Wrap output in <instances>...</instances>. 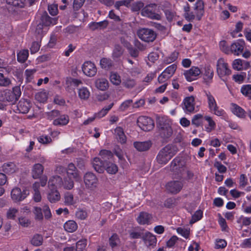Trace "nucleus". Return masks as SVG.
<instances>
[{
  "instance_id": "9b49d317",
  "label": "nucleus",
  "mask_w": 251,
  "mask_h": 251,
  "mask_svg": "<svg viewBox=\"0 0 251 251\" xmlns=\"http://www.w3.org/2000/svg\"><path fill=\"white\" fill-rule=\"evenodd\" d=\"M156 5L155 4H151L144 7L141 11L142 16L152 19L160 20L161 16L159 14L155 13Z\"/></svg>"
},
{
  "instance_id": "680f3d73",
  "label": "nucleus",
  "mask_w": 251,
  "mask_h": 251,
  "mask_svg": "<svg viewBox=\"0 0 251 251\" xmlns=\"http://www.w3.org/2000/svg\"><path fill=\"white\" fill-rule=\"evenodd\" d=\"M246 76V74L245 73H241L240 74H238L236 75H234L232 76L233 79L236 82L238 83H242L244 82V80Z\"/></svg>"
},
{
  "instance_id": "338daca9",
  "label": "nucleus",
  "mask_w": 251,
  "mask_h": 251,
  "mask_svg": "<svg viewBox=\"0 0 251 251\" xmlns=\"http://www.w3.org/2000/svg\"><path fill=\"white\" fill-rule=\"evenodd\" d=\"M86 240L82 239L78 241L76 244V251H82L86 246Z\"/></svg>"
},
{
  "instance_id": "e2e57ef3",
  "label": "nucleus",
  "mask_w": 251,
  "mask_h": 251,
  "mask_svg": "<svg viewBox=\"0 0 251 251\" xmlns=\"http://www.w3.org/2000/svg\"><path fill=\"white\" fill-rule=\"evenodd\" d=\"M100 65L102 68L108 69L112 66V62L109 59L103 58L100 61Z\"/></svg>"
},
{
  "instance_id": "5fc2aeb1",
  "label": "nucleus",
  "mask_w": 251,
  "mask_h": 251,
  "mask_svg": "<svg viewBox=\"0 0 251 251\" xmlns=\"http://www.w3.org/2000/svg\"><path fill=\"white\" fill-rule=\"evenodd\" d=\"M203 118L202 114H197L194 116L192 120V123L196 126H199L202 124Z\"/></svg>"
},
{
  "instance_id": "e433bc0d",
  "label": "nucleus",
  "mask_w": 251,
  "mask_h": 251,
  "mask_svg": "<svg viewBox=\"0 0 251 251\" xmlns=\"http://www.w3.org/2000/svg\"><path fill=\"white\" fill-rule=\"evenodd\" d=\"M64 228L68 232H73L77 229V225L74 221L69 220L64 224Z\"/></svg>"
},
{
  "instance_id": "1a4fd4ad",
  "label": "nucleus",
  "mask_w": 251,
  "mask_h": 251,
  "mask_svg": "<svg viewBox=\"0 0 251 251\" xmlns=\"http://www.w3.org/2000/svg\"><path fill=\"white\" fill-rule=\"evenodd\" d=\"M139 38L146 42H153L156 38V34L152 29L149 28H141L137 31Z\"/></svg>"
},
{
  "instance_id": "39448f33",
  "label": "nucleus",
  "mask_w": 251,
  "mask_h": 251,
  "mask_svg": "<svg viewBox=\"0 0 251 251\" xmlns=\"http://www.w3.org/2000/svg\"><path fill=\"white\" fill-rule=\"evenodd\" d=\"M83 181L86 189L89 192L94 191L98 187V179L95 174L91 172L86 173L83 176Z\"/></svg>"
},
{
  "instance_id": "20e7f679",
  "label": "nucleus",
  "mask_w": 251,
  "mask_h": 251,
  "mask_svg": "<svg viewBox=\"0 0 251 251\" xmlns=\"http://www.w3.org/2000/svg\"><path fill=\"white\" fill-rule=\"evenodd\" d=\"M44 170V166L40 164H35L31 170V175L34 179L40 178V181L39 182L42 187H44L46 185L48 177L44 175L42 176Z\"/></svg>"
},
{
  "instance_id": "69168bd1",
  "label": "nucleus",
  "mask_w": 251,
  "mask_h": 251,
  "mask_svg": "<svg viewBox=\"0 0 251 251\" xmlns=\"http://www.w3.org/2000/svg\"><path fill=\"white\" fill-rule=\"evenodd\" d=\"M18 211V209L15 208H10L6 213L7 218L10 219H14L17 215Z\"/></svg>"
},
{
  "instance_id": "2eb2a0df",
  "label": "nucleus",
  "mask_w": 251,
  "mask_h": 251,
  "mask_svg": "<svg viewBox=\"0 0 251 251\" xmlns=\"http://www.w3.org/2000/svg\"><path fill=\"white\" fill-rule=\"evenodd\" d=\"M217 73L220 77H222L230 74V70L228 68L227 64L223 58H220L217 64Z\"/></svg>"
},
{
  "instance_id": "a211bd4d",
  "label": "nucleus",
  "mask_w": 251,
  "mask_h": 251,
  "mask_svg": "<svg viewBox=\"0 0 251 251\" xmlns=\"http://www.w3.org/2000/svg\"><path fill=\"white\" fill-rule=\"evenodd\" d=\"M196 19L201 20L204 14V2L202 0H197L194 6Z\"/></svg>"
},
{
  "instance_id": "4be33fe9",
  "label": "nucleus",
  "mask_w": 251,
  "mask_h": 251,
  "mask_svg": "<svg viewBox=\"0 0 251 251\" xmlns=\"http://www.w3.org/2000/svg\"><path fill=\"white\" fill-rule=\"evenodd\" d=\"M250 66L249 62L243 60L241 59H235L232 63L233 68L237 71L247 70Z\"/></svg>"
},
{
  "instance_id": "bf43d9fd",
  "label": "nucleus",
  "mask_w": 251,
  "mask_h": 251,
  "mask_svg": "<svg viewBox=\"0 0 251 251\" xmlns=\"http://www.w3.org/2000/svg\"><path fill=\"white\" fill-rule=\"evenodd\" d=\"M123 53V50L122 48L118 45H115L113 52V57L114 59L120 57Z\"/></svg>"
},
{
  "instance_id": "3c124183",
  "label": "nucleus",
  "mask_w": 251,
  "mask_h": 251,
  "mask_svg": "<svg viewBox=\"0 0 251 251\" xmlns=\"http://www.w3.org/2000/svg\"><path fill=\"white\" fill-rule=\"evenodd\" d=\"M113 104V103H111L107 107L103 108L100 112L97 113H95L94 115L96 116V118H100L104 117L106 115L108 111L112 107Z\"/></svg>"
},
{
  "instance_id": "5701e85b",
  "label": "nucleus",
  "mask_w": 251,
  "mask_h": 251,
  "mask_svg": "<svg viewBox=\"0 0 251 251\" xmlns=\"http://www.w3.org/2000/svg\"><path fill=\"white\" fill-rule=\"evenodd\" d=\"M152 216L151 214L145 212H141L137 218L138 223L140 225H149L151 223Z\"/></svg>"
},
{
  "instance_id": "c85d7f7f",
  "label": "nucleus",
  "mask_w": 251,
  "mask_h": 251,
  "mask_svg": "<svg viewBox=\"0 0 251 251\" xmlns=\"http://www.w3.org/2000/svg\"><path fill=\"white\" fill-rule=\"evenodd\" d=\"M41 186L38 181L35 182L32 185L33 199L35 202H39L41 200V195L39 191Z\"/></svg>"
},
{
  "instance_id": "6e6d98bb",
  "label": "nucleus",
  "mask_w": 251,
  "mask_h": 251,
  "mask_svg": "<svg viewBox=\"0 0 251 251\" xmlns=\"http://www.w3.org/2000/svg\"><path fill=\"white\" fill-rule=\"evenodd\" d=\"M105 170L110 174H115L118 172V169L116 164L109 163L106 165Z\"/></svg>"
},
{
  "instance_id": "c756f323",
  "label": "nucleus",
  "mask_w": 251,
  "mask_h": 251,
  "mask_svg": "<svg viewBox=\"0 0 251 251\" xmlns=\"http://www.w3.org/2000/svg\"><path fill=\"white\" fill-rule=\"evenodd\" d=\"M30 106V103L29 101L25 100H21L18 103L17 108L19 112L26 113L28 112Z\"/></svg>"
},
{
  "instance_id": "864d4df0",
  "label": "nucleus",
  "mask_w": 251,
  "mask_h": 251,
  "mask_svg": "<svg viewBox=\"0 0 251 251\" xmlns=\"http://www.w3.org/2000/svg\"><path fill=\"white\" fill-rule=\"evenodd\" d=\"M36 100L40 102H45L48 99V94L45 91H41L35 95Z\"/></svg>"
},
{
  "instance_id": "f257e3e1",
  "label": "nucleus",
  "mask_w": 251,
  "mask_h": 251,
  "mask_svg": "<svg viewBox=\"0 0 251 251\" xmlns=\"http://www.w3.org/2000/svg\"><path fill=\"white\" fill-rule=\"evenodd\" d=\"M171 169L180 179L189 180L193 176V173L187 169L184 161L179 158H176L172 161Z\"/></svg>"
},
{
  "instance_id": "b1692460",
  "label": "nucleus",
  "mask_w": 251,
  "mask_h": 251,
  "mask_svg": "<svg viewBox=\"0 0 251 251\" xmlns=\"http://www.w3.org/2000/svg\"><path fill=\"white\" fill-rule=\"evenodd\" d=\"M195 98L193 96L186 97L183 100L184 109L188 112H193L194 110Z\"/></svg>"
},
{
  "instance_id": "774afa93",
  "label": "nucleus",
  "mask_w": 251,
  "mask_h": 251,
  "mask_svg": "<svg viewBox=\"0 0 251 251\" xmlns=\"http://www.w3.org/2000/svg\"><path fill=\"white\" fill-rule=\"evenodd\" d=\"M123 84L127 88H132L135 84V80L130 78H125L123 79Z\"/></svg>"
},
{
  "instance_id": "bb28decb",
  "label": "nucleus",
  "mask_w": 251,
  "mask_h": 251,
  "mask_svg": "<svg viewBox=\"0 0 251 251\" xmlns=\"http://www.w3.org/2000/svg\"><path fill=\"white\" fill-rule=\"evenodd\" d=\"M48 194V199L51 203H55L60 200L61 196L59 191L55 189H49Z\"/></svg>"
},
{
  "instance_id": "4468645a",
  "label": "nucleus",
  "mask_w": 251,
  "mask_h": 251,
  "mask_svg": "<svg viewBox=\"0 0 251 251\" xmlns=\"http://www.w3.org/2000/svg\"><path fill=\"white\" fill-rule=\"evenodd\" d=\"M245 46V42L243 40H237L231 45L229 53L231 52L235 55L239 56L243 53Z\"/></svg>"
},
{
  "instance_id": "412c9836",
  "label": "nucleus",
  "mask_w": 251,
  "mask_h": 251,
  "mask_svg": "<svg viewBox=\"0 0 251 251\" xmlns=\"http://www.w3.org/2000/svg\"><path fill=\"white\" fill-rule=\"evenodd\" d=\"M183 184L181 181L173 180L168 183L167 189L171 193L176 194L182 188Z\"/></svg>"
},
{
  "instance_id": "c03bdc74",
  "label": "nucleus",
  "mask_w": 251,
  "mask_h": 251,
  "mask_svg": "<svg viewBox=\"0 0 251 251\" xmlns=\"http://www.w3.org/2000/svg\"><path fill=\"white\" fill-rule=\"evenodd\" d=\"M28 56V50H23L17 53V59L19 62H24Z\"/></svg>"
},
{
  "instance_id": "c9c22d12",
  "label": "nucleus",
  "mask_w": 251,
  "mask_h": 251,
  "mask_svg": "<svg viewBox=\"0 0 251 251\" xmlns=\"http://www.w3.org/2000/svg\"><path fill=\"white\" fill-rule=\"evenodd\" d=\"M204 70L203 77L206 83H209L213 78L214 72L210 66L205 67Z\"/></svg>"
},
{
  "instance_id": "f3484780",
  "label": "nucleus",
  "mask_w": 251,
  "mask_h": 251,
  "mask_svg": "<svg viewBox=\"0 0 251 251\" xmlns=\"http://www.w3.org/2000/svg\"><path fill=\"white\" fill-rule=\"evenodd\" d=\"M82 70L86 75L90 77L93 76L97 73L95 64L90 61L85 62L82 66Z\"/></svg>"
},
{
  "instance_id": "0e129e2a",
  "label": "nucleus",
  "mask_w": 251,
  "mask_h": 251,
  "mask_svg": "<svg viewBox=\"0 0 251 251\" xmlns=\"http://www.w3.org/2000/svg\"><path fill=\"white\" fill-rule=\"evenodd\" d=\"M13 95H14V98L11 99L12 101H17L20 98L21 95V89L19 86H16L13 88V92H12Z\"/></svg>"
},
{
  "instance_id": "79ce46f5",
  "label": "nucleus",
  "mask_w": 251,
  "mask_h": 251,
  "mask_svg": "<svg viewBox=\"0 0 251 251\" xmlns=\"http://www.w3.org/2000/svg\"><path fill=\"white\" fill-rule=\"evenodd\" d=\"M243 26V24L242 22H238L235 25V29L231 33V36L233 38L238 37H241L242 35L239 32L242 30Z\"/></svg>"
},
{
  "instance_id": "f03ea898",
  "label": "nucleus",
  "mask_w": 251,
  "mask_h": 251,
  "mask_svg": "<svg viewBox=\"0 0 251 251\" xmlns=\"http://www.w3.org/2000/svg\"><path fill=\"white\" fill-rule=\"evenodd\" d=\"M207 107L209 111L216 116L226 119L227 117L225 110L218 106L214 97L209 92L206 93Z\"/></svg>"
},
{
  "instance_id": "dca6fc26",
  "label": "nucleus",
  "mask_w": 251,
  "mask_h": 251,
  "mask_svg": "<svg viewBox=\"0 0 251 251\" xmlns=\"http://www.w3.org/2000/svg\"><path fill=\"white\" fill-rule=\"evenodd\" d=\"M144 104V101L143 100H140L138 101L133 103L131 100H126L124 101L120 106L119 110L122 111H125L130 109V107L137 108Z\"/></svg>"
},
{
  "instance_id": "a18cd8bd",
  "label": "nucleus",
  "mask_w": 251,
  "mask_h": 251,
  "mask_svg": "<svg viewBox=\"0 0 251 251\" xmlns=\"http://www.w3.org/2000/svg\"><path fill=\"white\" fill-rule=\"evenodd\" d=\"M178 53L177 52H173L169 55L164 58L163 62L166 64H170L176 60L178 57Z\"/></svg>"
},
{
  "instance_id": "ddd939ff",
  "label": "nucleus",
  "mask_w": 251,
  "mask_h": 251,
  "mask_svg": "<svg viewBox=\"0 0 251 251\" xmlns=\"http://www.w3.org/2000/svg\"><path fill=\"white\" fill-rule=\"evenodd\" d=\"M201 72L198 67L193 66L189 70L184 71L183 75L187 81L191 82L196 80Z\"/></svg>"
},
{
  "instance_id": "8fccbe9b",
  "label": "nucleus",
  "mask_w": 251,
  "mask_h": 251,
  "mask_svg": "<svg viewBox=\"0 0 251 251\" xmlns=\"http://www.w3.org/2000/svg\"><path fill=\"white\" fill-rule=\"evenodd\" d=\"M62 186H63L65 189H72L74 186V181L70 177H66L64 179L63 181H62Z\"/></svg>"
},
{
  "instance_id": "a878e982",
  "label": "nucleus",
  "mask_w": 251,
  "mask_h": 251,
  "mask_svg": "<svg viewBox=\"0 0 251 251\" xmlns=\"http://www.w3.org/2000/svg\"><path fill=\"white\" fill-rule=\"evenodd\" d=\"M230 110L233 114L239 118H244L246 117V111L235 103H232L230 104Z\"/></svg>"
},
{
  "instance_id": "13d9d810",
  "label": "nucleus",
  "mask_w": 251,
  "mask_h": 251,
  "mask_svg": "<svg viewBox=\"0 0 251 251\" xmlns=\"http://www.w3.org/2000/svg\"><path fill=\"white\" fill-rule=\"evenodd\" d=\"M203 212L201 210H197L192 217L190 221L191 224H193L200 220L202 217Z\"/></svg>"
},
{
  "instance_id": "f704fd0d",
  "label": "nucleus",
  "mask_w": 251,
  "mask_h": 251,
  "mask_svg": "<svg viewBox=\"0 0 251 251\" xmlns=\"http://www.w3.org/2000/svg\"><path fill=\"white\" fill-rule=\"evenodd\" d=\"M69 122V117L68 115H63L56 118L53 122L55 126H63L68 124Z\"/></svg>"
},
{
  "instance_id": "603ef678",
  "label": "nucleus",
  "mask_w": 251,
  "mask_h": 251,
  "mask_svg": "<svg viewBox=\"0 0 251 251\" xmlns=\"http://www.w3.org/2000/svg\"><path fill=\"white\" fill-rule=\"evenodd\" d=\"M30 242L33 246H39L41 245L43 243V238L39 234H35L31 239Z\"/></svg>"
},
{
  "instance_id": "49530a36",
  "label": "nucleus",
  "mask_w": 251,
  "mask_h": 251,
  "mask_svg": "<svg viewBox=\"0 0 251 251\" xmlns=\"http://www.w3.org/2000/svg\"><path fill=\"white\" fill-rule=\"evenodd\" d=\"M109 244L112 248L116 247L120 244V240L116 234H113L109 238Z\"/></svg>"
},
{
  "instance_id": "9d476101",
  "label": "nucleus",
  "mask_w": 251,
  "mask_h": 251,
  "mask_svg": "<svg viewBox=\"0 0 251 251\" xmlns=\"http://www.w3.org/2000/svg\"><path fill=\"white\" fill-rule=\"evenodd\" d=\"M177 66L173 64L166 68L165 70L158 76V81L159 83L166 82L175 73Z\"/></svg>"
},
{
  "instance_id": "a19ab883",
  "label": "nucleus",
  "mask_w": 251,
  "mask_h": 251,
  "mask_svg": "<svg viewBox=\"0 0 251 251\" xmlns=\"http://www.w3.org/2000/svg\"><path fill=\"white\" fill-rule=\"evenodd\" d=\"M16 169L15 164L12 162L4 164L2 166L3 171L7 174H12L16 171Z\"/></svg>"
},
{
  "instance_id": "6ab92c4d",
  "label": "nucleus",
  "mask_w": 251,
  "mask_h": 251,
  "mask_svg": "<svg viewBox=\"0 0 251 251\" xmlns=\"http://www.w3.org/2000/svg\"><path fill=\"white\" fill-rule=\"evenodd\" d=\"M66 172L68 177H73L76 181H81V177L79 172L73 163H70L68 165Z\"/></svg>"
},
{
  "instance_id": "4d7b16f0",
  "label": "nucleus",
  "mask_w": 251,
  "mask_h": 251,
  "mask_svg": "<svg viewBox=\"0 0 251 251\" xmlns=\"http://www.w3.org/2000/svg\"><path fill=\"white\" fill-rule=\"evenodd\" d=\"M122 43L125 47H126L127 48L130 54L132 56L136 57L138 56V50L136 49H133L132 48H131L129 43L128 42H124V41H122Z\"/></svg>"
},
{
  "instance_id": "aec40b11",
  "label": "nucleus",
  "mask_w": 251,
  "mask_h": 251,
  "mask_svg": "<svg viewBox=\"0 0 251 251\" xmlns=\"http://www.w3.org/2000/svg\"><path fill=\"white\" fill-rule=\"evenodd\" d=\"M142 239L147 247H154L157 242L156 236L150 232H146L142 236Z\"/></svg>"
},
{
  "instance_id": "de8ad7c7",
  "label": "nucleus",
  "mask_w": 251,
  "mask_h": 251,
  "mask_svg": "<svg viewBox=\"0 0 251 251\" xmlns=\"http://www.w3.org/2000/svg\"><path fill=\"white\" fill-rule=\"evenodd\" d=\"M6 3L15 7H24L25 4V0H6Z\"/></svg>"
},
{
  "instance_id": "ea45409f",
  "label": "nucleus",
  "mask_w": 251,
  "mask_h": 251,
  "mask_svg": "<svg viewBox=\"0 0 251 251\" xmlns=\"http://www.w3.org/2000/svg\"><path fill=\"white\" fill-rule=\"evenodd\" d=\"M78 95L81 100H85L89 98L90 92L87 87H82L78 89Z\"/></svg>"
},
{
  "instance_id": "37998d69",
  "label": "nucleus",
  "mask_w": 251,
  "mask_h": 251,
  "mask_svg": "<svg viewBox=\"0 0 251 251\" xmlns=\"http://www.w3.org/2000/svg\"><path fill=\"white\" fill-rule=\"evenodd\" d=\"M110 80L115 85H119L121 83V76L116 73L112 72L110 74Z\"/></svg>"
},
{
  "instance_id": "f8f14e48",
  "label": "nucleus",
  "mask_w": 251,
  "mask_h": 251,
  "mask_svg": "<svg viewBox=\"0 0 251 251\" xmlns=\"http://www.w3.org/2000/svg\"><path fill=\"white\" fill-rule=\"evenodd\" d=\"M137 124L141 129L144 131H150L154 127L153 120L146 116H140L137 119Z\"/></svg>"
},
{
  "instance_id": "4c0bfd02",
  "label": "nucleus",
  "mask_w": 251,
  "mask_h": 251,
  "mask_svg": "<svg viewBox=\"0 0 251 251\" xmlns=\"http://www.w3.org/2000/svg\"><path fill=\"white\" fill-rule=\"evenodd\" d=\"M115 135L117 139L121 143H125L126 142V136L121 127H117L116 128Z\"/></svg>"
},
{
  "instance_id": "473e14b6",
  "label": "nucleus",
  "mask_w": 251,
  "mask_h": 251,
  "mask_svg": "<svg viewBox=\"0 0 251 251\" xmlns=\"http://www.w3.org/2000/svg\"><path fill=\"white\" fill-rule=\"evenodd\" d=\"M95 85L96 87L101 91H105L109 87L108 80L104 78L97 79Z\"/></svg>"
},
{
  "instance_id": "052dcab7",
  "label": "nucleus",
  "mask_w": 251,
  "mask_h": 251,
  "mask_svg": "<svg viewBox=\"0 0 251 251\" xmlns=\"http://www.w3.org/2000/svg\"><path fill=\"white\" fill-rule=\"evenodd\" d=\"M33 212L34 214L35 219L36 220L41 221L43 219V215L41 208L39 207H34Z\"/></svg>"
},
{
  "instance_id": "6e6552de",
  "label": "nucleus",
  "mask_w": 251,
  "mask_h": 251,
  "mask_svg": "<svg viewBox=\"0 0 251 251\" xmlns=\"http://www.w3.org/2000/svg\"><path fill=\"white\" fill-rule=\"evenodd\" d=\"M41 23L42 25L40 24H39L36 28V32H37L39 34H42L43 33L42 28L45 29V31H46L47 30L46 27L56 24L57 19L56 18H52L46 14L42 16Z\"/></svg>"
},
{
  "instance_id": "58836bf2",
  "label": "nucleus",
  "mask_w": 251,
  "mask_h": 251,
  "mask_svg": "<svg viewBox=\"0 0 251 251\" xmlns=\"http://www.w3.org/2000/svg\"><path fill=\"white\" fill-rule=\"evenodd\" d=\"M64 203L67 205H73L76 203L73 195L70 192H66L64 196Z\"/></svg>"
},
{
  "instance_id": "423d86ee",
  "label": "nucleus",
  "mask_w": 251,
  "mask_h": 251,
  "mask_svg": "<svg viewBox=\"0 0 251 251\" xmlns=\"http://www.w3.org/2000/svg\"><path fill=\"white\" fill-rule=\"evenodd\" d=\"M160 129V135L164 139L170 137L173 134V130L171 126V121L167 118H162L159 120Z\"/></svg>"
},
{
  "instance_id": "09e8293b",
  "label": "nucleus",
  "mask_w": 251,
  "mask_h": 251,
  "mask_svg": "<svg viewBox=\"0 0 251 251\" xmlns=\"http://www.w3.org/2000/svg\"><path fill=\"white\" fill-rule=\"evenodd\" d=\"M241 92L244 96L251 99V84L243 85L241 88Z\"/></svg>"
},
{
  "instance_id": "393cba45",
  "label": "nucleus",
  "mask_w": 251,
  "mask_h": 251,
  "mask_svg": "<svg viewBox=\"0 0 251 251\" xmlns=\"http://www.w3.org/2000/svg\"><path fill=\"white\" fill-rule=\"evenodd\" d=\"M62 178L58 176H53L50 177L48 182L49 189L53 188L56 189L57 187L62 186Z\"/></svg>"
},
{
  "instance_id": "0eeeda50",
  "label": "nucleus",
  "mask_w": 251,
  "mask_h": 251,
  "mask_svg": "<svg viewBox=\"0 0 251 251\" xmlns=\"http://www.w3.org/2000/svg\"><path fill=\"white\" fill-rule=\"evenodd\" d=\"M29 195V190L26 188L21 190V188L14 187L11 192V198L15 202L23 201Z\"/></svg>"
},
{
  "instance_id": "2f4dec72",
  "label": "nucleus",
  "mask_w": 251,
  "mask_h": 251,
  "mask_svg": "<svg viewBox=\"0 0 251 251\" xmlns=\"http://www.w3.org/2000/svg\"><path fill=\"white\" fill-rule=\"evenodd\" d=\"M92 165L94 169L97 172L101 173L104 171V163L99 158H94L92 161Z\"/></svg>"
},
{
  "instance_id": "7c9ffc66",
  "label": "nucleus",
  "mask_w": 251,
  "mask_h": 251,
  "mask_svg": "<svg viewBox=\"0 0 251 251\" xmlns=\"http://www.w3.org/2000/svg\"><path fill=\"white\" fill-rule=\"evenodd\" d=\"M204 119L207 122V125L204 126L205 130L207 132H211L216 128V124L213 118L209 115L205 116Z\"/></svg>"
},
{
  "instance_id": "72a5a7b5",
  "label": "nucleus",
  "mask_w": 251,
  "mask_h": 251,
  "mask_svg": "<svg viewBox=\"0 0 251 251\" xmlns=\"http://www.w3.org/2000/svg\"><path fill=\"white\" fill-rule=\"evenodd\" d=\"M108 24L107 21L104 20L100 22H91L89 24L90 28L93 30L105 28Z\"/></svg>"
},
{
  "instance_id": "7ed1b4c3",
  "label": "nucleus",
  "mask_w": 251,
  "mask_h": 251,
  "mask_svg": "<svg viewBox=\"0 0 251 251\" xmlns=\"http://www.w3.org/2000/svg\"><path fill=\"white\" fill-rule=\"evenodd\" d=\"M176 153V148L168 145L162 149L156 157L157 161L161 164H166Z\"/></svg>"
},
{
  "instance_id": "cd10ccee",
  "label": "nucleus",
  "mask_w": 251,
  "mask_h": 251,
  "mask_svg": "<svg viewBox=\"0 0 251 251\" xmlns=\"http://www.w3.org/2000/svg\"><path fill=\"white\" fill-rule=\"evenodd\" d=\"M151 145L152 143L151 141L135 142L134 143V147L140 151H144L149 150Z\"/></svg>"
}]
</instances>
